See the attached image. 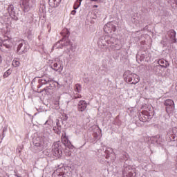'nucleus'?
Returning <instances> with one entry per match:
<instances>
[{
	"label": "nucleus",
	"mask_w": 177,
	"mask_h": 177,
	"mask_svg": "<svg viewBox=\"0 0 177 177\" xmlns=\"http://www.w3.org/2000/svg\"><path fill=\"white\" fill-rule=\"evenodd\" d=\"M68 147V149H73L74 146L71 144V142L67 137H64L62 141H57L54 142L53 145L52 153L57 158H60L63 155V148Z\"/></svg>",
	"instance_id": "f257e3e1"
},
{
	"label": "nucleus",
	"mask_w": 177,
	"mask_h": 177,
	"mask_svg": "<svg viewBox=\"0 0 177 177\" xmlns=\"http://www.w3.org/2000/svg\"><path fill=\"white\" fill-rule=\"evenodd\" d=\"M124 77L127 82H130L133 85H136L140 81L139 76L135 73H132L131 71L124 72Z\"/></svg>",
	"instance_id": "f03ea898"
},
{
	"label": "nucleus",
	"mask_w": 177,
	"mask_h": 177,
	"mask_svg": "<svg viewBox=\"0 0 177 177\" xmlns=\"http://www.w3.org/2000/svg\"><path fill=\"white\" fill-rule=\"evenodd\" d=\"M152 118L149 117L147 114V111H142L138 117L133 118V122L137 125V127H142V124L140 122H147L149 120H151Z\"/></svg>",
	"instance_id": "7ed1b4c3"
},
{
	"label": "nucleus",
	"mask_w": 177,
	"mask_h": 177,
	"mask_svg": "<svg viewBox=\"0 0 177 177\" xmlns=\"http://www.w3.org/2000/svg\"><path fill=\"white\" fill-rule=\"evenodd\" d=\"M28 49H30V45H28V43L24 40L19 41L17 47V53H18V55H23L26 53V52H28Z\"/></svg>",
	"instance_id": "20e7f679"
},
{
	"label": "nucleus",
	"mask_w": 177,
	"mask_h": 177,
	"mask_svg": "<svg viewBox=\"0 0 177 177\" xmlns=\"http://www.w3.org/2000/svg\"><path fill=\"white\" fill-rule=\"evenodd\" d=\"M164 106H165L166 113L167 114H171L172 111L175 110V103L172 100H166L163 102Z\"/></svg>",
	"instance_id": "39448f33"
},
{
	"label": "nucleus",
	"mask_w": 177,
	"mask_h": 177,
	"mask_svg": "<svg viewBox=\"0 0 177 177\" xmlns=\"http://www.w3.org/2000/svg\"><path fill=\"white\" fill-rule=\"evenodd\" d=\"M34 149L41 150L44 147V138L37 137L33 139Z\"/></svg>",
	"instance_id": "423d86ee"
},
{
	"label": "nucleus",
	"mask_w": 177,
	"mask_h": 177,
	"mask_svg": "<svg viewBox=\"0 0 177 177\" xmlns=\"http://www.w3.org/2000/svg\"><path fill=\"white\" fill-rule=\"evenodd\" d=\"M117 30V27L112 22H109L106 24L104 26V31L106 32V34H111V32H115Z\"/></svg>",
	"instance_id": "0eeeda50"
},
{
	"label": "nucleus",
	"mask_w": 177,
	"mask_h": 177,
	"mask_svg": "<svg viewBox=\"0 0 177 177\" xmlns=\"http://www.w3.org/2000/svg\"><path fill=\"white\" fill-rule=\"evenodd\" d=\"M63 61L59 60L57 62H55L53 65H51L50 68L54 70V71H57V73H61L63 71Z\"/></svg>",
	"instance_id": "6e6552de"
},
{
	"label": "nucleus",
	"mask_w": 177,
	"mask_h": 177,
	"mask_svg": "<svg viewBox=\"0 0 177 177\" xmlns=\"http://www.w3.org/2000/svg\"><path fill=\"white\" fill-rule=\"evenodd\" d=\"M169 38V44H176V32L174 30H170L167 32Z\"/></svg>",
	"instance_id": "1a4fd4ad"
},
{
	"label": "nucleus",
	"mask_w": 177,
	"mask_h": 177,
	"mask_svg": "<svg viewBox=\"0 0 177 177\" xmlns=\"http://www.w3.org/2000/svg\"><path fill=\"white\" fill-rule=\"evenodd\" d=\"M161 67H162V68H167V67H169V62H165V65L153 66L151 68V70L153 71V73H155V74H158V73H160V71L161 70Z\"/></svg>",
	"instance_id": "9d476101"
},
{
	"label": "nucleus",
	"mask_w": 177,
	"mask_h": 177,
	"mask_svg": "<svg viewBox=\"0 0 177 177\" xmlns=\"http://www.w3.org/2000/svg\"><path fill=\"white\" fill-rule=\"evenodd\" d=\"M71 174L70 172L60 171V169H57L52 174V177H70Z\"/></svg>",
	"instance_id": "9b49d317"
},
{
	"label": "nucleus",
	"mask_w": 177,
	"mask_h": 177,
	"mask_svg": "<svg viewBox=\"0 0 177 177\" xmlns=\"http://www.w3.org/2000/svg\"><path fill=\"white\" fill-rule=\"evenodd\" d=\"M7 10L9 15H10L12 19H13V20H15V21H17V20H19V17L16 16V12H15V6H13V5H10L7 8Z\"/></svg>",
	"instance_id": "f8f14e48"
},
{
	"label": "nucleus",
	"mask_w": 177,
	"mask_h": 177,
	"mask_svg": "<svg viewBox=\"0 0 177 177\" xmlns=\"http://www.w3.org/2000/svg\"><path fill=\"white\" fill-rule=\"evenodd\" d=\"M60 42H63V40H60L58 42H57L54 46H53V49H62V48H63V46H68V45H72L71 44V41H70V40H66V43L64 44H61Z\"/></svg>",
	"instance_id": "ddd939ff"
},
{
	"label": "nucleus",
	"mask_w": 177,
	"mask_h": 177,
	"mask_svg": "<svg viewBox=\"0 0 177 177\" xmlns=\"http://www.w3.org/2000/svg\"><path fill=\"white\" fill-rule=\"evenodd\" d=\"M131 169V166H127L122 171L123 177H133V172L128 171Z\"/></svg>",
	"instance_id": "4468645a"
},
{
	"label": "nucleus",
	"mask_w": 177,
	"mask_h": 177,
	"mask_svg": "<svg viewBox=\"0 0 177 177\" xmlns=\"http://www.w3.org/2000/svg\"><path fill=\"white\" fill-rule=\"evenodd\" d=\"M99 48H104L107 44V39L106 37H102L99 39L97 41Z\"/></svg>",
	"instance_id": "2eb2a0df"
},
{
	"label": "nucleus",
	"mask_w": 177,
	"mask_h": 177,
	"mask_svg": "<svg viewBox=\"0 0 177 177\" xmlns=\"http://www.w3.org/2000/svg\"><path fill=\"white\" fill-rule=\"evenodd\" d=\"M88 104L85 101H80L77 104V109L79 111H85L86 110Z\"/></svg>",
	"instance_id": "dca6fc26"
},
{
	"label": "nucleus",
	"mask_w": 177,
	"mask_h": 177,
	"mask_svg": "<svg viewBox=\"0 0 177 177\" xmlns=\"http://www.w3.org/2000/svg\"><path fill=\"white\" fill-rule=\"evenodd\" d=\"M38 82L41 85H46V84H49L50 82H52V78L48 77H42L41 79H39L38 80Z\"/></svg>",
	"instance_id": "f3484780"
},
{
	"label": "nucleus",
	"mask_w": 177,
	"mask_h": 177,
	"mask_svg": "<svg viewBox=\"0 0 177 177\" xmlns=\"http://www.w3.org/2000/svg\"><path fill=\"white\" fill-rule=\"evenodd\" d=\"M106 37L108 45H115V43L117 42V39H115V38L111 36H106Z\"/></svg>",
	"instance_id": "a211bd4d"
},
{
	"label": "nucleus",
	"mask_w": 177,
	"mask_h": 177,
	"mask_svg": "<svg viewBox=\"0 0 177 177\" xmlns=\"http://www.w3.org/2000/svg\"><path fill=\"white\" fill-rule=\"evenodd\" d=\"M53 2H50V0H49V5L51 8H57L59 5H60V2H62V0H53Z\"/></svg>",
	"instance_id": "6ab92c4d"
},
{
	"label": "nucleus",
	"mask_w": 177,
	"mask_h": 177,
	"mask_svg": "<svg viewBox=\"0 0 177 177\" xmlns=\"http://www.w3.org/2000/svg\"><path fill=\"white\" fill-rule=\"evenodd\" d=\"M0 46H5L7 49H10L9 40H3L2 42H0Z\"/></svg>",
	"instance_id": "aec40b11"
},
{
	"label": "nucleus",
	"mask_w": 177,
	"mask_h": 177,
	"mask_svg": "<svg viewBox=\"0 0 177 177\" xmlns=\"http://www.w3.org/2000/svg\"><path fill=\"white\" fill-rule=\"evenodd\" d=\"M147 114L149 115V118H153V115H154V109L153 106H149V109L147 111Z\"/></svg>",
	"instance_id": "412c9836"
},
{
	"label": "nucleus",
	"mask_w": 177,
	"mask_h": 177,
	"mask_svg": "<svg viewBox=\"0 0 177 177\" xmlns=\"http://www.w3.org/2000/svg\"><path fill=\"white\" fill-rule=\"evenodd\" d=\"M39 10L40 13H46V6L44 3L40 4Z\"/></svg>",
	"instance_id": "4be33fe9"
},
{
	"label": "nucleus",
	"mask_w": 177,
	"mask_h": 177,
	"mask_svg": "<svg viewBox=\"0 0 177 177\" xmlns=\"http://www.w3.org/2000/svg\"><path fill=\"white\" fill-rule=\"evenodd\" d=\"M81 2H82V0H77L75 2L74 6H73V9H75V10H77V9H78V8L81 6Z\"/></svg>",
	"instance_id": "5701e85b"
},
{
	"label": "nucleus",
	"mask_w": 177,
	"mask_h": 177,
	"mask_svg": "<svg viewBox=\"0 0 177 177\" xmlns=\"http://www.w3.org/2000/svg\"><path fill=\"white\" fill-rule=\"evenodd\" d=\"M145 51H143L141 54H140V55H139V54H138L137 55H136V59H137V60H138V59H139V57H140V60L141 61V62H143V60H145V57H146V55H145Z\"/></svg>",
	"instance_id": "b1692460"
},
{
	"label": "nucleus",
	"mask_w": 177,
	"mask_h": 177,
	"mask_svg": "<svg viewBox=\"0 0 177 177\" xmlns=\"http://www.w3.org/2000/svg\"><path fill=\"white\" fill-rule=\"evenodd\" d=\"M62 124H64V122H63V119L61 118L60 120L57 119L56 120V126L57 128H62Z\"/></svg>",
	"instance_id": "393cba45"
},
{
	"label": "nucleus",
	"mask_w": 177,
	"mask_h": 177,
	"mask_svg": "<svg viewBox=\"0 0 177 177\" xmlns=\"http://www.w3.org/2000/svg\"><path fill=\"white\" fill-rule=\"evenodd\" d=\"M53 131L55 132V133H57V135H60V133H62V128H59L57 127H53Z\"/></svg>",
	"instance_id": "a878e982"
},
{
	"label": "nucleus",
	"mask_w": 177,
	"mask_h": 177,
	"mask_svg": "<svg viewBox=\"0 0 177 177\" xmlns=\"http://www.w3.org/2000/svg\"><path fill=\"white\" fill-rule=\"evenodd\" d=\"M50 84H49V87L51 88L52 89H53V88H56V84H59L56 82H53V80H52L51 82H50Z\"/></svg>",
	"instance_id": "bb28decb"
},
{
	"label": "nucleus",
	"mask_w": 177,
	"mask_h": 177,
	"mask_svg": "<svg viewBox=\"0 0 177 177\" xmlns=\"http://www.w3.org/2000/svg\"><path fill=\"white\" fill-rule=\"evenodd\" d=\"M10 74H12V71L10 69H8L6 72L4 73L3 77L8 78V77H9Z\"/></svg>",
	"instance_id": "cd10ccee"
},
{
	"label": "nucleus",
	"mask_w": 177,
	"mask_h": 177,
	"mask_svg": "<svg viewBox=\"0 0 177 177\" xmlns=\"http://www.w3.org/2000/svg\"><path fill=\"white\" fill-rule=\"evenodd\" d=\"M75 89H76L77 92H78V93H80V92H81V91L82 89V86H81V84H77L75 85Z\"/></svg>",
	"instance_id": "c85d7f7f"
},
{
	"label": "nucleus",
	"mask_w": 177,
	"mask_h": 177,
	"mask_svg": "<svg viewBox=\"0 0 177 177\" xmlns=\"http://www.w3.org/2000/svg\"><path fill=\"white\" fill-rule=\"evenodd\" d=\"M51 88H50L49 86L46 87V95H52V93H53V91H52Z\"/></svg>",
	"instance_id": "c756f323"
},
{
	"label": "nucleus",
	"mask_w": 177,
	"mask_h": 177,
	"mask_svg": "<svg viewBox=\"0 0 177 177\" xmlns=\"http://www.w3.org/2000/svg\"><path fill=\"white\" fill-rule=\"evenodd\" d=\"M154 140L156 143H157V145H161V142H160L161 139H160V136H156Z\"/></svg>",
	"instance_id": "7c9ffc66"
},
{
	"label": "nucleus",
	"mask_w": 177,
	"mask_h": 177,
	"mask_svg": "<svg viewBox=\"0 0 177 177\" xmlns=\"http://www.w3.org/2000/svg\"><path fill=\"white\" fill-rule=\"evenodd\" d=\"M20 64V62L19 61H14L12 62V66H15V67H19Z\"/></svg>",
	"instance_id": "2f4dec72"
},
{
	"label": "nucleus",
	"mask_w": 177,
	"mask_h": 177,
	"mask_svg": "<svg viewBox=\"0 0 177 177\" xmlns=\"http://www.w3.org/2000/svg\"><path fill=\"white\" fill-rule=\"evenodd\" d=\"M64 31L66 32V34L64 36V38H68V36L70 35V32H68V30H67V29L64 30Z\"/></svg>",
	"instance_id": "473e14b6"
},
{
	"label": "nucleus",
	"mask_w": 177,
	"mask_h": 177,
	"mask_svg": "<svg viewBox=\"0 0 177 177\" xmlns=\"http://www.w3.org/2000/svg\"><path fill=\"white\" fill-rule=\"evenodd\" d=\"M165 62H168V61L164 60V59H160V64H161V66H165Z\"/></svg>",
	"instance_id": "72a5a7b5"
},
{
	"label": "nucleus",
	"mask_w": 177,
	"mask_h": 177,
	"mask_svg": "<svg viewBox=\"0 0 177 177\" xmlns=\"http://www.w3.org/2000/svg\"><path fill=\"white\" fill-rule=\"evenodd\" d=\"M21 150H23V147H20V148L17 149V151L19 152V154L21 153Z\"/></svg>",
	"instance_id": "f704fd0d"
},
{
	"label": "nucleus",
	"mask_w": 177,
	"mask_h": 177,
	"mask_svg": "<svg viewBox=\"0 0 177 177\" xmlns=\"http://www.w3.org/2000/svg\"><path fill=\"white\" fill-rule=\"evenodd\" d=\"M6 131H8V129L3 128V138L5 137V132H6Z\"/></svg>",
	"instance_id": "c9c22d12"
},
{
	"label": "nucleus",
	"mask_w": 177,
	"mask_h": 177,
	"mask_svg": "<svg viewBox=\"0 0 177 177\" xmlns=\"http://www.w3.org/2000/svg\"><path fill=\"white\" fill-rule=\"evenodd\" d=\"M75 13H77V10H75V9L71 11V15H73V16L75 15Z\"/></svg>",
	"instance_id": "e433bc0d"
},
{
	"label": "nucleus",
	"mask_w": 177,
	"mask_h": 177,
	"mask_svg": "<svg viewBox=\"0 0 177 177\" xmlns=\"http://www.w3.org/2000/svg\"><path fill=\"white\" fill-rule=\"evenodd\" d=\"M160 44H162V45H163V46H167V44H165V41L162 40Z\"/></svg>",
	"instance_id": "4c0bfd02"
},
{
	"label": "nucleus",
	"mask_w": 177,
	"mask_h": 177,
	"mask_svg": "<svg viewBox=\"0 0 177 177\" xmlns=\"http://www.w3.org/2000/svg\"><path fill=\"white\" fill-rule=\"evenodd\" d=\"M93 136H94V138H95V139H97V133H93Z\"/></svg>",
	"instance_id": "58836bf2"
},
{
	"label": "nucleus",
	"mask_w": 177,
	"mask_h": 177,
	"mask_svg": "<svg viewBox=\"0 0 177 177\" xmlns=\"http://www.w3.org/2000/svg\"><path fill=\"white\" fill-rule=\"evenodd\" d=\"M67 115H65L63 119H62V121H67Z\"/></svg>",
	"instance_id": "ea45409f"
},
{
	"label": "nucleus",
	"mask_w": 177,
	"mask_h": 177,
	"mask_svg": "<svg viewBox=\"0 0 177 177\" xmlns=\"http://www.w3.org/2000/svg\"><path fill=\"white\" fill-rule=\"evenodd\" d=\"M41 92H46V87L44 88H43L42 90H41V91H40V93H41Z\"/></svg>",
	"instance_id": "a19ab883"
},
{
	"label": "nucleus",
	"mask_w": 177,
	"mask_h": 177,
	"mask_svg": "<svg viewBox=\"0 0 177 177\" xmlns=\"http://www.w3.org/2000/svg\"><path fill=\"white\" fill-rule=\"evenodd\" d=\"M157 64H158V66H161V62H160V59H159L158 62H157Z\"/></svg>",
	"instance_id": "79ce46f5"
},
{
	"label": "nucleus",
	"mask_w": 177,
	"mask_h": 177,
	"mask_svg": "<svg viewBox=\"0 0 177 177\" xmlns=\"http://www.w3.org/2000/svg\"><path fill=\"white\" fill-rule=\"evenodd\" d=\"M105 153L107 154V155H110V151H109V150H106L105 151Z\"/></svg>",
	"instance_id": "37998d69"
},
{
	"label": "nucleus",
	"mask_w": 177,
	"mask_h": 177,
	"mask_svg": "<svg viewBox=\"0 0 177 177\" xmlns=\"http://www.w3.org/2000/svg\"><path fill=\"white\" fill-rule=\"evenodd\" d=\"M41 86H42V84H39L37 86V88H41Z\"/></svg>",
	"instance_id": "c03bdc74"
},
{
	"label": "nucleus",
	"mask_w": 177,
	"mask_h": 177,
	"mask_svg": "<svg viewBox=\"0 0 177 177\" xmlns=\"http://www.w3.org/2000/svg\"><path fill=\"white\" fill-rule=\"evenodd\" d=\"M99 7V6H97V5H94L93 6V8H98Z\"/></svg>",
	"instance_id": "a18cd8bd"
},
{
	"label": "nucleus",
	"mask_w": 177,
	"mask_h": 177,
	"mask_svg": "<svg viewBox=\"0 0 177 177\" xmlns=\"http://www.w3.org/2000/svg\"><path fill=\"white\" fill-rule=\"evenodd\" d=\"M0 63H2V57L0 56Z\"/></svg>",
	"instance_id": "49530a36"
},
{
	"label": "nucleus",
	"mask_w": 177,
	"mask_h": 177,
	"mask_svg": "<svg viewBox=\"0 0 177 177\" xmlns=\"http://www.w3.org/2000/svg\"><path fill=\"white\" fill-rule=\"evenodd\" d=\"M109 157H110V155H107L106 156V158H108Z\"/></svg>",
	"instance_id": "de8ad7c7"
},
{
	"label": "nucleus",
	"mask_w": 177,
	"mask_h": 177,
	"mask_svg": "<svg viewBox=\"0 0 177 177\" xmlns=\"http://www.w3.org/2000/svg\"><path fill=\"white\" fill-rule=\"evenodd\" d=\"M91 1H92L93 2H96V1H97V0H91Z\"/></svg>",
	"instance_id": "09e8293b"
},
{
	"label": "nucleus",
	"mask_w": 177,
	"mask_h": 177,
	"mask_svg": "<svg viewBox=\"0 0 177 177\" xmlns=\"http://www.w3.org/2000/svg\"><path fill=\"white\" fill-rule=\"evenodd\" d=\"M173 139H175V136H173Z\"/></svg>",
	"instance_id": "8fccbe9b"
},
{
	"label": "nucleus",
	"mask_w": 177,
	"mask_h": 177,
	"mask_svg": "<svg viewBox=\"0 0 177 177\" xmlns=\"http://www.w3.org/2000/svg\"><path fill=\"white\" fill-rule=\"evenodd\" d=\"M68 156H71V153H68Z\"/></svg>",
	"instance_id": "3c124183"
},
{
	"label": "nucleus",
	"mask_w": 177,
	"mask_h": 177,
	"mask_svg": "<svg viewBox=\"0 0 177 177\" xmlns=\"http://www.w3.org/2000/svg\"><path fill=\"white\" fill-rule=\"evenodd\" d=\"M46 122H48V121L46 122L45 124H46Z\"/></svg>",
	"instance_id": "603ef678"
},
{
	"label": "nucleus",
	"mask_w": 177,
	"mask_h": 177,
	"mask_svg": "<svg viewBox=\"0 0 177 177\" xmlns=\"http://www.w3.org/2000/svg\"><path fill=\"white\" fill-rule=\"evenodd\" d=\"M132 1H137V0H132Z\"/></svg>",
	"instance_id": "864d4df0"
},
{
	"label": "nucleus",
	"mask_w": 177,
	"mask_h": 177,
	"mask_svg": "<svg viewBox=\"0 0 177 177\" xmlns=\"http://www.w3.org/2000/svg\"><path fill=\"white\" fill-rule=\"evenodd\" d=\"M128 157H129V156H128V155H127V158H128Z\"/></svg>",
	"instance_id": "5fc2aeb1"
}]
</instances>
